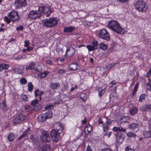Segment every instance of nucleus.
<instances>
[{"mask_svg": "<svg viewBox=\"0 0 151 151\" xmlns=\"http://www.w3.org/2000/svg\"><path fill=\"white\" fill-rule=\"evenodd\" d=\"M107 27L118 33L122 34L124 33L123 29L120 26L119 23L116 21H110L108 22Z\"/></svg>", "mask_w": 151, "mask_h": 151, "instance_id": "f257e3e1", "label": "nucleus"}, {"mask_svg": "<svg viewBox=\"0 0 151 151\" xmlns=\"http://www.w3.org/2000/svg\"><path fill=\"white\" fill-rule=\"evenodd\" d=\"M19 18V16L18 13L16 11H11L9 14L8 17H5L4 18L5 20L9 24L11 20L13 22L17 21Z\"/></svg>", "mask_w": 151, "mask_h": 151, "instance_id": "f03ea898", "label": "nucleus"}, {"mask_svg": "<svg viewBox=\"0 0 151 151\" xmlns=\"http://www.w3.org/2000/svg\"><path fill=\"white\" fill-rule=\"evenodd\" d=\"M42 22L43 25L46 27H49L54 26L58 24L57 21L55 17L43 19L42 21Z\"/></svg>", "mask_w": 151, "mask_h": 151, "instance_id": "7ed1b4c3", "label": "nucleus"}, {"mask_svg": "<svg viewBox=\"0 0 151 151\" xmlns=\"http://www.w3.org/2000/svg\"><path fill=\"white\" fill-rule=\"evenodd\" d=\"M52 115V113L51 111L49 110L45 112L43 111L41 115L38 116V120L40 122H43L48 119L50 118Z\"/></svg>", "mask_w": 151, "mask_h": 151, "instance_id": "20e7f679", "label": "nucleus"}, {"mask_svg": "<svg viewBox=\"0 0 151 151\" xmlns=\"http://www.w3.org/2000/svg\"><path fill=\"white\" fill-rule=\"evenodd\" d=\"M145 2L142 0L137 1L135 4V8L139 11H145L147 10V8Z\"/></svg>", "mask_w": 151, "mask_h": 151, "instance_id": "39448f33", "label": "nucleus"}, {"mask_svg": "<svg viewBox=\"0 0 151 151\" xmlns=\"http://www.w3.org/2000/svg\"><path fill=\"white\" fill-rule=\"evenodd\" d=\"M50 8V6L48 5H46L40 6L39 10L40 12L41 13V14L42 13H43L46 15L47 17H48L51 13Z\"/></svg>", "mask_w": 151, "mask_h": 151, "instance_id": "423d86ee", "label": "nucleus"}, {"mask_svg": "<svg viewBox=\"0 0 151 151\" xmlns=\"http://www.w3.org/2000/svg\"><path fill=\"white\" fill-rule=\"evenodd\" d=\"M98 36L100 38L107 41L109 40H110V36L107 30L104 29L100 30Z\"/></svg>", "mask_w": 151, "mask_h": 151, "instance_id": "0eeeda50", "label": "nucleus"}, {"mask_svg": "<svg viewBox=\"0 0 151 151\" xmlns=\"http://www.w3.org/2000/svg\"><path fill=\"white\" fill-rule=\"evenodd\" d=\"M41 16V13L40 12L39 10L37 11L32 10L30 11L28 14V17L31 19H35L40 18Z\"/></svg>", "mask_w": 151, "mask_h": 151, "instance_id": "6e6552de", "label": "nucleus"}, {"mask_svg": "<svg viewBox=\"0 0 151 151\" xmlns=\"http://www.w3.org/2000/svg\"><path fill=\"white\" fill-rule=\"evenodd\" d=\"M55 131V130H52L50 133L51 139L52 140L55 142L58 141L60 138V136L59 134Z\"/></svg>", "mask_w": 151, "mask_h": 151, "instance_id": "1a4fd4ad", "label": "nucleus"}, {"mask_svg": "<svg viewBox=\"0 0 151 151\" xmlns=\"http://www.w3.org/2000/svg\"><path fill=\"white\" fill-rule=\"evenodd\" d=\"M41 139L43 142H50V138L48 133L47 131L42 132L41 136Z\"/></svg>", "mask_w": 151, "mask_h": 151, "instance_id": "9d476101", "label": "nucleus"}, {"mask_svg": "<svg viewBox=\"0 0 151 151\" xmlns=\"http://www.w3.org/2000/svg\"><path fill=\"white\" fill-rule=\"evenodd\" d=\"M53 128L55 131L59 133H61L63 129L62 127L61 124L58 122L54 123L53 125Z\"/></svg>", "mask_w": 151, "mask_h": 151, "instance_id": "9b49d317", "label": "nucleus"}, {"mask_svg": "<svg viewBox=\"0 0 151 151\" xmlns=\"http://www.w3.org/2000/svg\"><path fill=\"white\" fill-rule=\"evenodd\" d=\"M25 116L21 114L17 116L14 120L13 123L15 124L21 123L24 119Z\"/></svg>", "mask_w": 151, "mask_h": 151, "instance_id": "f8f14e48", "label": "nucleus"}, {"mask_svg": "<svg viewBox=\"0 0 151 151\" xmlns=\"http://www.w3.org/2000/svg\"><path fill=\"white\" fill-rule=\"evenodd\" d=\"M27 3L26 0H16L15 4L17 7H20L25 6Z\"/></svg>", "mask_w": 151, "mask_h": 151, "instance_id": "ddd939ff", "label": "nucleus"}, {"mask_svg": "<svg viewBox=\"0 0 151 151\" xmlns=\"http://www.w3.org/2000/svg\"><path fill=\"white\" fill-rule=\"evenodd\" d=\"M75 52L74 49L72 47H70L67 50L66 55L69 57L73 56Z\"/></svg>", "mask_w": 151, "mask_h": 151, "instance_id": "4468645a", "label": "nucleus"}, {"mask_svg": "<svg viewBox=\"0 0 151 151\" xmlns=\"http://www.w3.org/2000/svg\"><path fill=\"white\" fill-rule=\"evenodd\" d=\"M50 146L49 145H41L39 147V150L40 151H48L50 149Z\"/></svg>", "mask_w": 151, "mask_h": 151, "instance_id": "2eb2a0df", "label": "nucleus"}, {"mask_svg": "<svg viewBox=\"0 0 151 151\" xmlns=\"http://www.w3.org/2000/svg\"><path fill=\"white\" fill-rule=\"evenodd\" d=\"M38 102V100L36 99L35 100L32 101L31 103V105L34 106V107L33 108V109L36 111L38 110L41 107V106L40 105H38L37 107H36L35 106Z\"/></svg>", "mask_w": 151, "mask_h": 151, "instance_id": "dca6fc26", "label": "nucleus"}, {"mask_svg": "<svg viewBox=\"0 0 151 151\" xmlns=\"http://www.w3.org/2000/svg\"><path fill=\"white\" fill-rule=\"evenodd\" d=\"M113 130L114 131L116 132L117 133L120 132H126V129H124L121 127H113Z\"/></svg>", "mask_w": 151, "mask_h": 151, "instance_id": "f3484780", "label": "nucleus"}, {"mask_svg": "<svg viewBox=\"0 0 151 151\" xmlns=\"http://www.w3.org/2000/svg\"><path fill=\"white\" fill-rule=\"evenodd\" d=\"M49 73L48 71H45L43 72H42L38 75V77L40 79H42L45 77Z\"/></svg>", "mask_w": 151, "mask_h": 151, "instance_id": "a211bd4d", "label": "nucleus"}, {"mask_svg": "<svg viewBox=\"0 0 151 151\" xmlns=\"http://www.w3.org/2000/svg\"><path fill=\"white\" fill-rule=\"evenodd\" d=\"M92 126L90 124L87 125L84 128L85 133L87 134H88L91 131Z\"/></svg>", "mask_w": 151, "mask_h": 151, "instance_id": "6ab92c4d", "label": "nucleus"}, {"mask_svg": "<svg viewBox=\"0 0 151 151\" xmlns=\"http://www.w3.org/2000/svg\"><path fill=\"white\" fill-rule=\"evenodd\" d=\"M124 139V138L120 134L116 136V140L117 142L119 144L122 143Z\"/></svg>", "mask_w": 151, "mask_h": 151, "instance_id": "aec40b11", "label": "nucleus"}, {"mask_svg": "<svg viewBox=\"0 0 151 151\" xmlns=\"http://www.w3.org/2000/svg\"><path fill=\"white\" fill-rule=\"evenodd\" d=\"M9 67L8 64L2 63L0 64V71L1 72L4 69H8Z\"/></svg>", "mask_w": 151, "mask_h": 151, "instance_id": "412c9836", "label": "nucleus"}, {"mask_svg": "<svg viewBox=\"0 0 151 151\" xmlns=\"http://www.w3.org/2000/svg\"><path fill=\"white\" fill-rule=\"evenodd\" d=\"M77 64L75 63H73L69 65V69L72 70H74L76 69Z\"/></svg>", "mask_w": 151, "mask_h": 151, "instance_id": "4be33fe9", "label": "nucleus"}, {"mask_svg": "<svg viewBox=\"0 0 151 151\" xmlns=\"http://www.w3.org/2000/svg\"><path fill=\"white\" fill-rule=\"evenodd\" d=\"M16 136L14 133H11L9 135L8 137V139L10 141H13L15 138Z\"/></svg>", "mask_w": 151, "mask_h": 151, "instance_id": "5701e85b", "label": "nucleus"}, {"mask_svg": "<svg viewBox=\"0 0 151 151\" xmlns=\"http://www.w3.org/2000/svg\"><path fill=\"white\" fill-rule=\"evenodd\" d=\"M129 111L132 115H134L137 112V109L135 107L133 106L129 110Z\"/></svg>", "mask_w": 151, "mask_h": 151, "instance_id": "b1692460", "label": "nucleus"}, {"mask_svg": "<svg viewBox=\"0 0 151 151\" xmlns=\"http://www.w3.org/2000/svg\"><path fill=\"white\" fill-rule=\"evenodd\" d=\"M60 84L58 83H55L51 85V88L53 90L57 89L59 87Z\"/></svg>", "mask_w": 151, "mask_h": 151, "instance_id": "393cba45", "label": "nucleus"}, {"mask_svg": "<svg viewBox=\"0 0 151 151\" xmlns=\"http://www.w3.org/2000/svg\"><path fill=\"white\" fill-rule=\"evenodd\" d=\"M145 136L146 138H149L151 137V133L150 130L145 131L144 132Z\"/></svg>", "mask_w": 151, "mask_h": 151, "instance_id": "a878e982", "label": "nucleus"}, {"mask_svg": "<svg viewBox=\"0 0 151 151\" xmlns=\"http://www.w3.org/2000/svg\"><path fill=\"white\" fill-rule=\"evenodd\" d=\"M74 29L72 27H69L65 28L64 29V31L65 32H71L73 31Z\"/></svg>", "mask_w": 151, "mask_h": 151, "instance_id": "bb28decb", "label": "nucleus"}, {"mask_svg": "<svg viewBox=\"0 0 151 151\" xmlns=\"http://www.w3.org/2000/svg\"><path fill=\"white\" fill-rule=\"evenodd\" d=\"M100 47L101 49L105 50L107 49V46L103 43H101L100 45Z\"/></svg>", "mask_w": 151, "mask_h": 151, "instance_id": "cd10ccee", "label": "nucleus"}, {"mask_svg": "<svg viewBox=\"0 0 151 151\" xmlns=\"http://www.w3.org/2000/svg\"><path fill=\"white\" fill-rule=\"evenodd\" d=\"M127 136L129 137L134 138L136 136V135L132 132H128L127 133Z\"/></svg>", "mask_w": 151, "mask_h": 151, "instance_id": "c85d7f7f", "label": "nucleus"}, {"mask_svg": "<svg viewBox=\"0 0 151 151\" xmlns=\"http://www.w3.org/2000/svg\"><path fill=\"white\" fill-rule=\"evenodd\" d=\"M28 90L29 91H32L33 88V86L31 83L29 82L28 83Z\"/></svg>", "mask_w": 151, "mask_h": 151, "instance_id": "c756f323", "label": "nucleus"}, {"mask_svg": "<svg viewBox=\"0 0 151 151\" xmlns=\"http://www.w3.org/2000/svg\"><path fill=\"white\" fill-rule=\"evenodd\" d=\"M138 124L135 123H132L130 125V128L133 129H134L138 127Z\"/></svg>", "mask_w": 151, "mask_h": 151, "instance_id": "7c9ffc66", "label": "nucleus"}, {"mask_svg": "<svg viewBox=\"0 0 151 151\" xmlns=\"http://www.w3.org/2000/svg\"><path fill=\"white\" fill-rule=\"evenodd\" d=\"M87 47L89 51L96 50L93 45H88L87 46Z\"/></svg>", "mask_w": 151, "mask_h": 151, "instance_id": "2f4dec72", "label": "nucleus"}, {"mask_svg": "<svg viewBox=\"0 0 151 151\" xmlns=\"http://www.w3.org/2000/svg\"><path fill=\"white\" fill-rule=\"evenodd\" d=\"M93 46L94 47H95V49L96 50L97 47V46L98 45V41L96 40H94L93 42Z\"/></svg>", "mask_w": 151, "mask_h": 151, "instance_id": "473e14b6", "label": "nucleus"}, {"mask_svg": "<svg viewBox=\"0 0 151 151\" xmlns=\"http://www.w3.org/2000/svg\"><path fill=\"white\" fill-rule=\"evenodd\" d=\"M20 82L22 84H25L27 83V81L25 78H22L20 79Z\"/></svg>", "mask_w": 151, "mask_h": 151, "instance_id": "72a5a7b5", "label": "nucleus"}, {"mask_svg": "<svg viewBox=\"0 0 151 151\" xmlns=\"http://www.w3.org/2000/svg\"><path fill=\"white\" fill-rule=\"evenodd\" d=\"M99 96L100 97L101 96H102V94L104 93V91L101 88L99 89Z\"/></svg>", "mask_w": 151, "mask_h": 151, "instance_id": "f704fd0d", "label": "nucleus"}, {"mask_svg": "<svg viewBox=\"0 0 151 151\" xmlns=\"http://www.w3.org/2000/svg\"><path fill=\"white\" fill-rule=\"evenodd\" d=\"M21 97L22 99L25 101H27L28 100L27 97L26 95H22Z\"/></svg>", "mask_w": 151, "mask_h": 151, "instance_id": "c9c22d12", "label": "nucleus"}, {"mask_svg": "<svg viewBox=\"0 0 151 151\" xmlns=\"http://www.w3.org/2000/svg\"><path fill=\"white\" fill-rule=\"evenodd\" d=\"M42 70V68L40 65H37L35 69L36 71L37 72L41 71Z\"/></svg>", "mask_w": 151, "mask_h": 151, "instance_id": "e433bc0d", "label": "nucleus"}, {"mask_svg": "<svg viewBox=\"0 0 151 151\" xmlns=\"http://www.w3.org/2000/svg\"><path fill=\"white\" fill-rule=\"evenodd\" d=\"M81 99H82L83 101H86V96L85 94H81L80 95Z\"/></svg>", "mask_w": 151, "mask_h": 151, "instance_id": "4c0bfd02", "label": "nucleus"}, {"mask_svg": "<svg viewBox=\"0 0 151 151\" xmlns=\"http://www.w3.org/2000/svg\"><path fill=\"white\" fill-rule=\"evenodd\" d=\"M146 96V95L145 94H142L141 95L140 97L139 101L142 102V100L144 99L145 98Z\"/></svg>", "mask_w": 151, "mask_h": 151, "instance_id": "58836bf2", "label": "nucleus"}, {"mask_svg": "<svg viewBox=\"0 0 151 151\" xmlns=\"http://www.w3.org/2000/svg\"><path fill=\"white\" fill-rule=\"evenodd\" d=\"M53 108V106L52 105H47L46 107H45V109H52Z\"/></svg>", "mask_w": 151, "mask_h": 151, "instance_id": "ea45409f", "label": "nucleus"}, {"mask_svg": "<svg viewBox=\"0 0 151 151\" xmlns=\"http://www.w3.org/2000/svg\"><path fill=\"white\" fill-rule=\"evenodd\" d=\"M122 120H123L124 122H127L129 120V118L127 117H125L121 118Z\"/></svg>", "mask_w": 151, "mask_h": 151, "instance_id": "a19ab883", "label": "nucleus"}, {"mask_svg": "<svg viewBox=\"0 0 151 151\" xmlns=\"http://www.w3.org/2000/svg\"><path fill=\"white\" fill-rule=\"evenodd\" d=\"M65 71L63 69H60L58 70V73L59 74H62L64 73Z\"/></svg>", "mask_w": 151, "mask_h": 151, "instance_id": "79ce46f5", "label": "nucleus"}, {"mask_svg": "<svg viewBox=\"0 0 151 151\" xmlns=\"http://www.w3.org/2000/svg\"><path fill=\"white\" fill-rule=\"evenodd\" d=\"M24 46L25 47H27L29 46V45L30 44V42L29 41L25 40L24 41Z\"/></svg>", "mask_w": 151, "mask_h": 151, "instance_id": "37998d69", "label": "nucleus"}, {"mask_svg": "<svg viewBox=\"0 0 151 151\" xmlns=\"http://www.w3.org/2000/svg\"><path fill=\"white\" fill-rule=\"evenodd\" d=\"M29 65H30L32 69H33L35 67V63L34 62H32L30 63Z\"/></svg>", "mask_w": 151, "mask_h": 151, "instance_id": "c03bdc74", "label": "nucleus"}, {"mask_svg": "<svg viewBox=\"0 0 151 151\" xmlns=\"http://www.w3.org/2000/svg\"><path fill=\"white\" fill-rule=\"evenodd\" d=\"M125 151H135V150L133 148H130L129 147H127Z\"/></svg>", "mask_w": 151, "mask_h": 151, "instance_id": "a18cd8bd", "label": "nucleus"}, {"mask_svg": "<svg viewBox=\"0 0 151 151\" xmlns=\"http://www.w3.org/2000/svg\"><path fill=\"white\" fill-rule=\"evenodd\" d=\"M27 132H24L23 134L19 138V139H20L21 138H22L24 137H25L27 135Z\"/></svg>", "mask_w": 151, "mask_h": 151, "instance_id": "49530a36", "label": "nucleus"}, {"mask_svg": "<svg viewBox=\"0 0 151 151\" xmlns=\"http://www.w3.org/2000/svg\"><path fill=\"white\" fill-rule=\"evenodd\" d=\"M106 118L107 119V120L106 122V124L107 125H109V124H111V121L109 119L107 118L106 117Z\"/></svg>", "mask_w": 151, "mask_h": 151, "instance_id": "de8ad7c7", "label": "nucleus"}, {"mask_svg": "<svg viewBox=\"0 0 151 151\" xmlns=\"http://www.w3.org/2000/svg\"><path fill=\"white\" fill-rule=\"evenodd\" d=\"M151 76V67L149 70L148 72L147 73L146 76L147 77H149Z\"/></svg>", "mask_w": 151, "mask_h": 151, "instance_id": "09e8293b", "label": "nucleus"}, {"mask_svg": "<svg viewBox=\"0 0 151 151\" xmlns=\"http://www.w3.org/2000/svg\"><path fill=\"white\" fill-rule=\"evenodd\" d=\"M16 29L17 30L19 31V30H22L23 29V27L22 26H20L19 27L17 28Z\"/></svg>", "mask_w": 151, "mask_h": 151, "instance_id": "8fccbe9b", "label": "nucleus"}, {"mask_svg": "<svg viewBox=\"0 0 151 151\" xmlns=\"http://www.w3.org/2000/svg\"><path fill=\"white\" fill-rule=\"evenodd\" d=\"M102 126L103 127V129L104 131L105 132L108 129V126H105L104 125H102Z\"/></svg>", "mask_w": 151, "mask_h": 151, "instance_id": "3c124183", "label": "nucleus"}, {"mask_svg": "<svg viewBox=\"0 0 151 151\" xmlns=\"http://www.w3.org/2000/svg\"><path fill=\"white\" fill-rule=\"evenodd\" d=\"M46 62L47 64H49L50 65H51L52 64V61L50 60H46Z\"/></svg>", "mask_w": 151, "mask_h": 151, "instance_id": "603ef678", "label": "nucleus"}, {"mask_svg": "<svg viewBox=\"0 0 151 151\" xmlns=\"http://www.w3.org/2000/svg\"><path fill=\"white\" fill-rule=\"evenodd\" d=\"M27 50L28 51H32L33 49L32 47H30L29 46H28V47H27Z\"/></svg>", "mask_w": 151, "mask_h": 151, "instance_id": "864d4df0", "label": "nucleus"}, {"mask_svg": "<svg viewBox=\"0 0 151 151\" xmlns=\"http://www.w3.org/2000/svg\"><path fill=\"white\" fill-rule=\"evenodd\" d=\"M118 1L122 3H124V2H126L128 1V0H117Z\"/></svg>", "mask_w": 151, "mask_h": 151, "instance_id": "5fc2aeb1", "label": "nucleus"}, {"mask_svg": "<svg viewBox=\"0 0 151 151\" xmlns=\"http://www.w3.org/2000/svg\"><path fill=\"white\" fill-rule=\"evenodd\" d=\"M101 151H111L110 149L106 148L102 150Z\"/></svg>", "mask_w": 151, "mask_h": 151, "instance_id": "6e6d98bb", "label": "nucleus"}, {"mask_svg": "<svg viewBox=\"0 0 151 151\" xmlns=\"http://www.w3.org/2000/svg\"><path fill=\"white\" fill-rule=\"evenodd\" d=\"M26 70H32V68L31 67L30 65H29V66L26 67Z\"/></svg>", "mask_w": 151, "mask_h": 151, "instance_id": "4d7b16f0", "label": "nucleus"}, {"mask_svg": "<svg viewBox=\"0 0 151 151\" xmlns=\"http://www.w3.org/2000/svg\"><path fill=\"white\" fill-rule=\"evenodd\" d=\"M26 70H32V68L31 67L30 65H29V66L26 67Z\"/></svg>", "mask_w": 151, "mask_h": 151, "instance_id": "13d9d810", "label": "nucleus"}, {"mask_svg": "<svg viewBox=\"0 0 151 151\" xmlns=\"http://www.w3.org/2000/svg\"><path fill=\"white\" fill-rule=\"evenodd\" d=\"M86 151H92V150L90 146H88L87 147Z\"/></svg>", "mask_w": 151, "mask_h": 151, "instance_id": "bf43d9fd", "label": "nucleus"}, {"mask_svg": "<svg viewBox=\"0 0 151 151\" xmlns=\"http://www.w3.org/2000/svg\"><path fill=\"white\" fill-rule=\"evenodd\" d=\"M86 117H85L84 118V120H83L81 121L82 123V124H85L86 123Z\"/></svg>", "mask_w": 151, "mask_h": 151, "instance_id": "052dcab7", "label": "nucleus"}, {"mask_svg": "<svg viewBox=\"0 0 151 151\" xmlns=\"http://www.w3.org/2000/svg\"><path fill=\"white\" fill-rule=\"evenodd\" d=\"M19 70L18 68H15L14 70V72L15 73H19Z\"/></svg>", "mask_w": 151, "mask_h": 151, "instance_id": "680f3d73", "label": "nucleus"}, {"mask_svg": "<svg viewBox=\"0 0 151 151\" xmlns=\"http://www.w3.org/2000/svg\"><path fill=\"white\" fill-rule=\"evenodd\" d=\"M30 138L33 141H34V140H35V138L32 135H31L30 137Z\"/></svg>", "mask_w": 151, "mask_h": 151, "instance_id": "e2e57ef3", "label": "nucleus"}, {"mask_svg": "<svg viewBox=\"0 0 151 151\" xmlns=\"http://www.w3.org/2000/svg\"><path fill=\"white\" fill-rule=\"evenodd\" d=\"M38 92H39V90H37L35 91V97H36L37 96L38 94H37V93Z\"/></svg>", "mask_w": 151, "mask_h": 151, "instance_id": "0e129e2a", "label": "nucleus"}, {"mask_svg": "<svg viewBox=\"0 0 151 151\" xmlns=\"http://www.w3.org/2000/svg\"><path fill=\"white\" fill-rule=\"evenodd\" d=\"M116 64H113L112 65H109L107 67V68L108 69V68H111V66H113V65H115Z\"/></svg>", "mask_w": 151, "mask_h": 151, "instance_id": "69168bd1", "label": "nucleus"}, {"mask_svg": "<svg viewBox=\"0 0 151 151\" xmlns=\"http://www.w3.org/2000/svg\"><path fill=\"white\" fill-rule=\"evenodd\" d=\"M103 121H102V120H101V118H100L99 119V123H98L99 124H103Z\"/></svg>", "mask_w": 151, "mask_h": 151, "instance_id": "338daca9", "label": "nucleus"}, {"mask_svg": "<svg viewBox=\"0 0 151 151\" xmlns=\"http://www.w3.org/2000/svg\"><path fill=\"white\" fill-rule=\"evenodd\" d=\"M64 88L66 90H68L69 88V87L68 85H66L65 86Z\"/></svg>", "mask_w": 151, "mask_h": 151, "instance_id": "774afa93", "label": "nucleus"}]
</instances>
